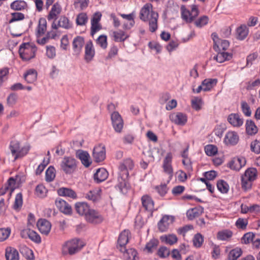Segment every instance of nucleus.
Listing matches in <instances>:
<instances>
[{
	"label": "nucleus",
	"instance_id": "29",
	"mask_svg": "<svg viewBox=\"0 0 260 260\" xmlns=\"http://www.w3.org/2000/svg\"><path fill=\"white\" fill-rule=\"evenodd\" d=\"M203 212V208L201 207H195L189 209L186 212V216L189 220L193 219L200 216Z\"/></svg>",
	"mask_w": 260,
	"mask_h": 260
},
{
	"label": "nucleus",
	"instance_id": "38",
	"mask_svg": "<svg viewBox=\"0 0 260 260\" xmlns=\"http://www.w3.org/2000/svg\"><path fill=\"white\" fill-rule=\"evenodd\" d=\"M232 54L224 51H219L217 54L213 57V59L217 62L222 63L226 60L230 59Z\"/></svg>",
	"mask_w": 260,
	"mask_h": 260
},
{
	"label": "nucleus",
	"instance_id": "8",
	"mask_svg": "<svg viewBox=\"0 0 260 260\" xmlns=\"http://www.w3.org/2000/svg\"><path fill=\"white\" fill-rule=\"evenodd\" d=\"M212 39L214 43L213 48L216 51H224L228 49L230 43L228 41L220 40L216 33L212 34Z\"/></svg>",
	"mask_w": 260,
	"mask_h": 260
},
{
	"label": "nucleus",
	"instance_id": "47",
	"mask_svg": "<svg viewBox=\"0 0 260 260\" xmlns=\"http://www.w3.org/2000/svg\"><path fill=\"white\" fill-rule=\"evenodd\" d=\"M158 244V241L157 239H152L146 244L144 250H147L148 252L151 253L156 248Z\"/></svg>",
	"mask_w": 260,
	"mask_h": 260
},
{
	"label": "nucleus",
	"instance_id": "25",
	"mask_svg": "<svg viewBox=\"0 0 260 260\" xmlns=\"http://www.w3.org/2000/svg\"><path fill=\"white\" fill-rule=\"evenodd\" d=\"M229 122L234 127H240L243 124V119L238 114L232 113L228 118Z\"/></svg>",
	"mask_w": 260,
	"mask_h": 260
},
{
	"label": "nucleus",
	"instance_id": "9",
	"mask_svg": "<svg viewBox=\"0 0 260 260\" xmlns=\"http://www.w3.org/2000/svg\"><path fill=\"white\" fill-rule=\"evenodd\" d=\"M92 156L94 161L100 162L106 158V149L104 145L100 144L95 146L92 152Z\"/></svg>",
	"mask_w": 260,
	"mask_h": 260
},
{
	"label": "nucleus",
	"instance_id": "55",
	"mask_svg": "<svg viewBox=\"0 0 260 260\" xmlns=\"http://www.w3.org/2000/svg\"><path fill=\"white\" fill-rule=\"evenodd\" d=\"M23 203L22 195L21 193L16 194L13 208L15 210H18L21 208Z\"/></svg>",
	"mask_w": 260,
	"mask_h": 260
},
{
	"label": "nucleus",
	"instance_id": "33",
	"mask_svg": "<svg viewBox=\"0 0 260 260\" xmlns=\"http://www.w3.org/2000/svg\"><path fill=\"white\" fill-rule=\"evenodd\" d=\"M5 256L7 260H19L18 251L14 248L9 247L6 249Z\"/></svg>",
	"mask_w": 260,
	"mask_h": 260
},
{
	"label": "nucleus",
	"instance_id": "10",
	"mask_svg": "<svg viewBox=\"0 0 260 260\" xmlns=\"http://www.w3.org/2000/svg\"><path fill=\"white\" fill-rule=\"evenodd\" d=\"M112 125L117 133H121L123 127V121L118 112H114L111 116Z\"/></svg>",
	"mask_w": 260,
	"mask_h": 260
},
{
	"label": "nucleus",
	"instance_id": "15",
	"mask_svg": "<svg viewBox=\"0 0 260 260\" xmlns=\"http://www.w3.org/2000/svg\"><path fill=\"white\" fill-rule=\"evenodd\" d=\"M86 220L91 223L98 224L103 220L102 216L94 210L90 209L85 217Z\"/></svg>",
	"mask_w": 260,
	"mask_h": 260
},
{
	"label": "nucleus",
	"instance_id": "16",
	"mask_svg": "<svg viewBox=\"0 0 260 260\" xmlns=\"http://www.w3.org/2000/svg\"><path fill=\"white\" fill-rule=\"evenodd\" d=\"M134 167V163L132 159L128 158L123 161L121 163L119 167V173L121 175H123L124 177L128 176V170H132Z\"/></svg>",
	"mask_w": 260,
	"mask_h": 260
},
{
	"label": "nucleus",
	"instance_id": "40",
	"mask_svg": "<svg viewBox=\"0 0 260 260\" xmlns=\"http://www.w3.org/2000/svg\"><path fill=\"white\" fill-rule=\"evenodd\" d=\"M120 16L124 19L129 21V23H125L123 24V28L125 29H131L135 24L134 21V14L133 13L129 14H121Z\"/></svg>",
	"mask_w": 260,
	"mask_h": 260
},
{
	"label": "nucleus",
	"instance_id": "52",
	"mask_svg": "<svg viewBox=\"0 0 260 260\" xmlns=\"http://www.w3.org/2000/svg\"><path fill=\"white\" fill-rule=\"evenodd\" d=\"M55 177V170L54 167L50 166L46 171V180L47 182L53 181Z\"/></svg>",
	"mask_w": 260,
	"mask_h": 260
},
{
	"label": "nucleus",
	"instance_id": "27",
	"mask_svg": "<svg viewBox=\"0 0 260 260\" xmlns=\"http://www.w3.org/2000/svg\"><path fill=\"white\" fill-rule=\"evenodd\" d=\"M85 59L87 62L91 61L94 56L95 51L91 41L88 42L85 46Z\"/></svg>",
	"mask_w": 260,
	"mask_h": 260
},
{
	"label": "nucleus",
	"instance_id": "57",
	"mask_svg": "<svg viewBox=\"0 0 260 260\" xmlns=\"http://www.w3.org/2000/svg\"><path fill=\"white\" fill-rule=\"evenodd\" d=\"M205 151L208 156H213L217 153V148L213 145H208L205 147Z\"/></svg>",
	"mask_w": 260,
	"mask_h": 260
},
{
	"label": "nucleus",
	"instance_id": "59",
	"mask_svg": "<svg viewBox=\"0 0 260 260\" xmlns=\"http://www.w3.org/2000/svg\"><path fill=\"white\" fill-rule=\"evenodd\" d=\"M96 43L99 45L103 49H105L107 47V38L106 35H101L96 40Z\"/></svg>",
	"mask_w": 260,
	"mask_h": 260
},
{
	"label": "nucleus",
	"instance_id": "6",
	"mask_svg": "<svg viewBox=\"0 0 260 260\" xmlns=\"http://www.w3.org/2000/svg\"><path fill=\"white\" fill-rule=\"evenodd\" d=\"M181 17L186 22H191L199 15V10L196 5L191 6V11L187 10L185 6L181 7Z\"/></svg>",
	"mask_w": 260,
	"mask_h": 260
},
{
	"label": "nucleus",
	"instance_id": "23",
	"mask_svg": "<svg viewBox=\"0 0 260 260\" xmlns=\"http://www.w3.org/2000/svg\"><path fill=\"white\" fill-rule=\"evenodd\" d=\"M61 12V7L60 5L57 3L54 4L47 16V19L48 21L54 20L55 21Z\"/></svg>",
	"mask_w": 260,
	"mask_h": 260
},
{
	"label": "nucleus",
	"instance_id": "13",
	"mask_svg": "<svg viewBox=\"0 0 260 260\" xmlns=\"http://www.w3.org/2000/svg\"><path fill=\"white\" fill-rule=\"evenodd\" d=\"M171 121L179 125H184L187 120V117L185 114L181 112H176L170 115Z\"/></svg>",
	"mask_w": 260,
	"mask_h": 260
},
{
	"label": "nucleus",
	"instance_id": "20",
	"mask_svg": "<svg viewBox=\"0 0 260 260\" xmlns=\"http://www.w3.org/2000/svg\"><path fill=\"white\" fill-rule=\"evenodd\" d=\"M37 226L40 232L44 235H48L50 232L51 225L49 221L45 219H40L38 221Z\"/></svg>",
	"mask_w": 260,
	"mask_h": 260
},
{
	"label": "nucleus",
	"instance_id": "46",
	"mask_svg": "<svg viewBox=\"0 0 260 260\" xmlns=\"http://www.w3.org/2000/svg\"><path fill=\"white\" fill-rule=\"evenodd\" d=\"M122 252L124 253V258L127 260L136 259L137 252L134 249L131 248L128 250L125 249V251L124 250Z\"/></svg>",
	"mask_w": 260,
	"mask_h": 260
},
{
	"label": "nucleus",
	"instance_id": "44",
	"mask_svg": "<svg viewBox=\"0 0 260 260\" xmlns=\"http://www.w3.org/2000/svg\"><path fill=\"white\" fill-rule=\"evenodd\" d=\"M161 242H165L169 245H173L177 242L178 239L175 235L171 234L163 235L160 238Z\"/></svg>",
	"mask_w": 260,
	"mask_h": 260
},
{
	"label": "nucleus",
	"instance_id": "39",
	"mask_svg": "<svg viewBox=\"0 0 260 260\" xmlns=\"http://www.w3.org/2000/svg\"><path fill=\"white\" fill-rule=\"evenodd\" d=\"M217 80L216 79H206L202 81L203 91H207L210 90L216 85Z\"/></svg>",
	"mask_w": 260,
	"mask_h": 260
},
{
	"label": "nucleus",
	"instance_id": "41",
	"mask_svg": "<svg viewBox=\"0 0 260 260\" xmlns=\"http://www.w3.org/2000/svg\"><path fill=\"white\" fill-rule=\"evenodd\" d=\"M27 5L24 1L17 0L11 3L10 7L13 10L21 11L27 8Z\"/></svg>",
	"mask_w": 260,
	"mask_h": 260
},
{
	"label": "nucleus",
	"instance_id": "43",
	"mask_svg": "<svg viewBox=\"0 0 260 260\" xmlns=\"http://www.w3.org/2000/svg\"><path fill=\"white\" fill-rule=\"evenodd\" d=\"M112 36L114 38V40L116 42H123L127 38L128 35H126L123 31L119 30L115 31L112 32Z\"/></svg>",
	"mask_w": 260,
	"mask_h": 260
},
{
	"label": "nucleus",
	"instance_id": "60",
	"mask_svg": "<svg viewBox=\"0 0 260 260\" xmlns=\"http://www.w3.org/2000/svg\"><path fill=\"white\" fill-rule=\"evenodd\" d=\"M47 190L43 185H38L36 188V194L40 198H43L46 195Z\"/></svg>",
	"mask_w": 260,
	"mask_h": 260
},
{
	"label": "nucleus",
	"instance_id": "30",
	"mask_svg": "<svg viewBox=\"0 0 260 260\" xmlns=\"http://www.w3.org/2000/svg\"><path fill=\"white\" fill-rule=\"evenodd\" d=\"M57 193L60 196L68 197L73 199L77 197L75 191L69 188L61 187L57 190Z\"/></svg>",
	"mask_w": 260,
	"mask_h": 260
},
{
	"label": "nucleus",
	"instance_id": "28",
	"mask_svg": "<svg viewBox=\"0 0 260 260\" xmlns=\"http://www.w3.org/2000/svg\"><path fill=\"white\" fill-rule=\"evenodd\" d=\"M143 207L146 210L152 211L154 208V202L151 198L148 195H144L141 198Z\"/></svg>",
	"mask_w": 260,
	"mask_h": 260
},
{
	"label": "nucleus",
	"instance_id": "18",
	"mask_svg": "<svg viewBox=\"0 0 260 260\" xmlns=\"http://www.w3.org/2000/svg\"><path fill=\"white\" fill-rule=\"evenodd\" d=\"M128 177H124V176L120 173L118 177V183L116 187H118L120 191L123 194L126 193L129 188V184L127 182Z\"/></svg>",
	"mask_w": 260,
	"mask_h": 260
},
{
	"label": "nucleus",
	"instance_id": "54",
	"mask_svg": "<svg viewBox=\"0 0 260 260\" xmlns=\"http://www.w3.org/2000/svg\"><path fill=\"white\" fill-rule=\"evenodd\" d=\"M87 21V16L85 13H82L79 14L76 18V22L78 25H83Z\"/></svg>",
	"mask_w": 260,
	"mask_h": 260
},
{
	"label": "nucleus",
	"instance_id": "45",
	"mask_svg": "<svg viewBox=\"0 0 260 260\" xmlns=\"http://www.w3.org/2000/svg\"><path fill=\"white\" fill-rule=\"evenodd\" d=\"M242 253V251L241 248L236 247L231 250L228 255L229 260H237Z\"/></svg>",
	"mask_w": 260,
	"mask_h": 260
},
{
	"label": "nucleus",
	"instance_id": "26",
	"mask_svg": "<svg viewBox=\"0 0 260 260\" xmlns=\"http://www.w3.org/2000/svg\"><path fill=\"white\" fill-rule=\"evenodd\" d=\"M224 141L226 144L234 145L238 143L239 136L235 132H229L226 133Z\"/></svg>",
	"mask_w": 260,
	"mask_h": 260
},
{
	"label": "nucleus",
	"instance_id": "61",
	"mask_svg": "<svg viewBox=\"0 0 260 260\" xmlns=\"http://www.w3.org/2000/svg\"><path fill=\"white\" fill-rule=\"evenodd\" d=\"M46 48V54L47 56L50 58H54L56 56V49L53 46H47Z\"/></svg>",
	"mask_w": 260,
	"mask_h": 260
},
{
	"label": "nucleus",
	"instance_id": "37",
	"mask_svg": "<svg viewBox=\"0 0 260 260\" xmlns=\"http://www.w3.org/2000/svg\"><path fill=\"white\" fill-rule=\"evenodd\" d=\"M248 34V28L245 25H241L237 28V38L243 40L246 38Z\"/></svg>",
	"mask_w": 260,
	"mask_h": 260
},
{
	"label": "nucleus",
	"instance_id": "21",
	"mask_svg": "<svg viewBox=\"0 0 260 260\" xmlns=\"http://www.w3.org/2000/svg\"><path fill=\"white\" fill-rule=\"evenodd\" d=\"M15 179L13 177L10 178L7 181V183L0 189V196L5 194L8 190H10V194L11 195L15 189Z\"/></svg>",
	"mask_w": 260,
	"mask_h": 260
},
{
	"label": "nucleus",
	"instance_id": "12",
	"mask_svg": "<svg viewBox=\"0 0 260 260\" xmlns=\"http://www.w3.org/2000/svg\"><path fill=\"white\" fill-rule=\"evenodd\" d=\"M130 232L128 230L123 231L119 236L117 248L121 252H123V250H125V245L128 242Z\"/></svg>",
	"mask_w": 260,
	"mask_h": 260
},
{
	"label": "nucleus",
	"instance_id": "19",
	"mask_svg": "<svg viewBox=\"0 0 260 260\" xmlns=\"http://www.w3.org/2000/svg\"><path fill=\"white\" fill-rule=\"evenodd\" d=\"M174 219L172 216L169 215L164 216L158 223L159 230L161 232L166 231L170 224L172 223Z\"/></svg>",
	"mask_w": 260,
	"mask_h": 260
},
{
	"label": "nucleus",
	"instance_id": "14",
	"mask_svg": "<svg viewBox=\"0 0 260 260\" xmlns=\"http://www.w3.org/2000/svg\"><path fill=\"white\" fill-rule=\"evenodd\" d=\"M246 161L245 157L237 156L234 157L229 162V167L235 171H239L246 164Z\"/></svg>",
	"mask_w": 260,
	"mask_h": 260
},
{
	"label": "nucleus",
	"instance_id": "17",
	"mask_svg": "<svg viewBox=\"0 0 260 260\" xmlns=\"http://www.w3.org/2000/svg\"><path fill=\"white\" fill-rule=\"evenodd\" d=\"M172 154L171 152L167 153L163 162V168L164 172L169 175L170 177L173 176V170L171 165Z\"/></svg>",
	"mask_w": 260,
	"mask_h": 260
},
{
	"label": "nucleus",
	"instance_id": "49",
	"mask_svg": "<svg viewBox=\"0 0 260 260\" xmlns=\"http://www.w3.org/2000/svg\"><path fill=\"white\" fill-rule=\"evenodd\" d=\"M85 198L89 200L96 202L100 198V195L96 190H93L88 191L85 195Z\"/></svg>",
	"mask_w": 260,
	"mask_h": 260
},
{
	"label": "nucleus",
	"instance_id": "31",
	"mask_svg": "<svg viewBox=\"0 0 260 260\" xmlns=\"http://www.w3.org/2000/svg\"><path fill=\"white\" fill-rule=\"evenodd\" d=\"M108 176V172L104 168H100L96 170L94 174V181L97 183H100L105 180Z\"/></svg>",
	"mask_w": 260,
	"mask_h": 260
},
{
	"label": "nucleus",
	"instance_id": "1",
	"mask_svg": "<svg viewBox=\"0 0 260 260\" xmlns=\"http://www.w3.org/2000/svg\"><path fill=\"white\" fill-rule=\"evenodd\" d=\"M158 18L157 13L153 11L151 4H145L142 8L140 13V18L144 22H148L149 30L152 32H155L158 28Z\"/></svg>",
	"mask_w": 260,
	"mask_h": 260
},
{
	"label": "nucleus",
	"instance_id": "35",
	"mask_svg": "<svg viewBox=\"0 0 260 260\" xmlns=\"http://www.w3.org/2000/svg\"><path fill=\"white\" fill-rule=\"evenodd\" d=\"M84 44V40L83 37L78 36L74 38L73 42V46L74 51L79 53Z\"/></svg>",
	"mask_w": 260,
	"mask_h": 260
},
{
	"label": "nucleus",
	"instance_id": "63",
	"mask_svg": "<svg viewBox=\"0 0 260 260\" xmlns=\"http://www.w3.org/2000/svg\"><path fill=\"white\" fill-rule=\"evenodd\" d=\"M251 150L256 154L260 153V142L257 140L252 141L250 144Z\"/></svg>",
	"mask_w": 260,
	"mask_h": 260
},
{
	"label": "nucleus",
	"instance_id": "58",
	"mask_svg": "<svg viewBox=\"0 0 260 260\" xmlns=\"http://www.w3.org/2000/svg\"><path fill=\"white\" fill-rule=\"evenodd\" d=\"M26 232H28L27 233L28 234V237L32 241L38 243H39L41 242V239L40 236L36 232L30 230Z\"/></svg>",
	"mask_w": 260,
	"mask_h": 260
},
{
	"label": "nucleus",
	"instance_id": "62",
	"mask_svg": "<svg viewBox=\"0 0 260 260\" xmlns=\"http://www.w3.org/2000/svg\"><path fill=\"white\" fill-rule=\"evenodd\" d=\"M11 230L9 228L0 229V242L6 240L9 236Z\"/></svg>",
	"mask_w": 260,
	"mask_h": 260
},
{
	"label": "nucleus",
	"instance_id": "34",
	"mask_svg": "<svg viewBox=\"0 0 260 260\" xmlns=\"http://www.w3.org/2000/svg\"><path fill=\"white\" fill-rule=\"evenodd\" d=\"M24 78L28 83H32L37 80V72L35 69H29L24 74Z\"/></svg>",
	"mask_w": 260,
	"mask_h": 260
},
{
	"label": "nucleus",
	"instance_id": "32",
	"mask_svg": "<svg viewBox=\"0 0 260 260\" xmlns=\"http://www.w3.org/2000/svg\"><path fill=\"white\" fill-rule=\"evenodd\" d=\"M75 209L79 214L85 216L90 210L88 204L84 202L76 203L75 204Z\"/></svg>",
	"mask_w": 260,
	"mask_h": 260
},
{
	"label": "nucleus",
	"instance_id": "64",
	"mask_svg": "<svg viewBox=\"0 0 260 260\" xmlns=\"http://www.w3.org/2000/svg\"><path fill=\"white\" fill-rule=\"evenodd\" d=\"M209 19L206 16H203L195 21L194 23L196 26L202 27L208 23Z\"/></svg>",
	"mask_w": 260,
	"mask_h": 260
},
{
	"label": "nucleus",
	"instance_id": "3",
	"mask_svg": "<svg viewBox=\"0 0 260 260\" xmlns=\"http://www.w3.org/2000/svg\"><path fill=\"white\" fill-rule=\"evenodd\" d=\"M9 149L12 155L14 157V160H16L26 155L30 149V146L28 145L21 146L18 141H13L10 144Z\"/></svg>",
	"mask_w": 260,
	"mask_h": 260
},
{
	"label": "nucleus",
	"instance_id": "56",
	"mask_svg": "<svg viewBox=\"0 0 260 260\" xmlns=\"http://www.w3.org/2000/svg\"><path fill=\"white\" fill-rule=\"evenodd\" d=\"M254 237L255 235L253 233H247L245 234H244L243 237H242L241 239L242 243L245 244H249L251 242L253 241Z\"/></svg>",
	"mask_w": 260,
	"mask_h": 260
},
{
	"label": "nucleus",
	"instance_id": "4",
	"mask_svg": "<svg viewBox=\"0 0 260 260\" xmlns=\"http://www.w3.org/2000/svg\"><path fill=\"white\" fill-rule=\"evenodd\" d=\"M257 170L254 168L247 169L241 177L242 187L245 190L251 188L252 182L257 177Z\"/></svg>",
	"mask_w": 260,
	"mask_h": 260
},
{
	"label": "nucleus",
	"instance_id": "53",
	"mask_svg": "<svg viewBox=\"0 0 260 260\" xmlns=\"http://www.w3.org/2000/svg\"><path fill=\"white\" fill-rule=\"evenodd\" d=\"M204 241V238L203 236L198 233L194 236L193 238V245L197 248L201 247Z\"/></svg>",
	"mask_w": 260,
	"mask_h": 260
},
{
	"label": "nucleus",
	"instance_id": "22",
	"mask_svg": "<svg viewBox=\"0 0 260 260\" xmlns=\"http://www.w3.org/2000/svg\"><path fill=\"white\" fill-rule=\"evenodd\" d=\"M55 205L59 210L66 214H70L72 212V208L65 201L61 199H57Z\"/></svg>",
	"mask_w": 260,
	"mask_h": 260
},
{
	"label": "nucleus",
	"instance_id": "36",
	"mask_svg": "<svg viewBox=\"0 0 260 260\" xmlns=\"http://www.w3.org/2000/svg\"><path fill=\"white\" fill-rule=\"evenodd\" d=\"M47 29V21L45 18H41L39 19L37 27V36L39 38L43 35Z\"/></svg>",
	"mask_w": 260,
	"mask_h": 260
},
{
	"label": "nucleus",
	"instance_id": "5",
	"mask_svg": "<svg viewBox=\"0 0 260 260\" xmlns=\"http://www.w3.org/2000/svg\"><path fill=\"white\" fill-rule=\"evenodd\" d=\"M37 48L32 43H23L19 48V53L21 58L25 61L35 57Z\"/></svg>",
	"mask_w": 260,
	"mask_h": 260
},
{
	"label": "nucleus",
	"instance_id": "24",
	"mask_svg": "<svg viewBox=\"0 0 260 260\" xmlns=\"http://www.w3.org/2000/svg\"><path fill=\"white\" fill-rule=\"evenodd\" d=\"M76 155L85 167H88L91 165V161L90 160V156L87 152L79 150L77 151Z\"/></svg>",
	"mask_w": 260,
	"mask_h": 260
},
{
	"label": "nucleus",
	"instance_id": "51",
	"mask_svg": "<svg viewBox=\"0 0 260 260\" xmlns=\"http://www.w3.org/2000/svg\"><path fill=\"white\" fill-rule=\"evenodd\" d=\"M233 235V233L231 231L224 230L219 232L217 235V238L220 240H226L230 238Z\"/></svg>",
	"mask_w": 260,
	"mask_h": 260
},
{
	"label": "nucleus",
	"instance_id": "7",
	"mask_svg": "<svg viewBox=\"0 0 260 260\" xmlns=\"http://www.w3.org/2000/svg\"><path fill=\"white\" fill-rule=\"evenodd\" d=\"M60 167L66 173H71L76 168V159L71 157H64L61 162Z\"/></svg>",
	"mask_w": 260,
	"mask_h": 260
},
{
	"label": "nucleus",
	"instance_id": "48",
	"mask_svg": "<svg viewBox=\"0 0 260 260\" xmlns=\"http://www.w3.org/2000/svg\"><path fill=\"white\" fill-rule=\"evenodd\" d=\"M217 187L219 191L222 193H226L229 190L228 184L223 180H220L217 182Z\"/></svg>",
	"mask_w": 260,
	"mask_h": 260
},
{
	"label": "nucleus",
	"instance_id": "2",
	"mask_svg": "<svg viewBox=\"0 0 260 260\" xmlns=\"http://www.w3.org/2000/svg\"><path fill=\"white\" fill-rule=\"evenodd\" d=\"M84 246V243L80 239H74L66 242L62 247L63 255H73L78 252Z\"/></svg>",
	"mask_w": 260,
	"mask_h": 260
},
{
	"label": "nucleus",
	"instance_id": "11",
	"mask_svg": "<svg viewBox=\"0 0 260 260\" xmlns=\"http://www.w3.org/2000/svg\"><path fill=\"white\" fill-rule=\"evenodd\" d=\"M51 27L53 29H57L59 27L69 29L72 27V23L67 17L65 16H61L57 23L53 21L51 24Z\"/></svg>",
	"mask_w": 260,
	"mask_h": 260
},
{
	"label": "nucleus",
	"instance_id": "42",
	"mask_svg": "<svg viewBox=\"0 0 260 260\" xmlns=\"http://www.w3.org/2000/svg\"><path fill=\"white\" fill-rule=\"evenodd\" d=\"M246 131L248 135H252L257 132V128L251 120H247L245 124Z\"/></svg>",
	"mask_w": 260,
	"mask_h": 260
},
{
	"label": "nucleus",
	"instance_id": "50",
	"mask_svg": "<svg viewBox=\"0 0 260 260\" xmlns=\"http://www.w3.org/2000/svg\"><path fill=\"white\" fill-rule=\"evenodd\" d=\"M19 251L27 258L30 259L31 256H32V250L25 245H21L19 247Z\"/></svg>",
	"mask_w": 260,
	"mask_h": 260
}]
</instances>
